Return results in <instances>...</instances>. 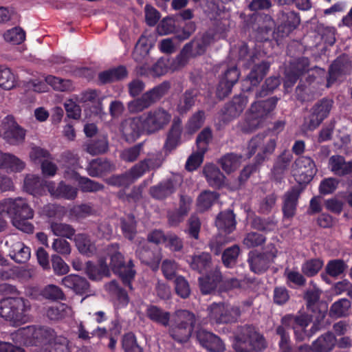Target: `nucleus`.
Segmentation results:
<instances>
[{
    "label": "nucleus",
    "mask_w": 352,
    "mask_h": 352,
    "mask_svg": "<svg viewBox=\"0 0 352 352\" xmlns=\"http://www.w3.org/2000/svg\"><path fill=\"white\" fill-rule=\"evenodd\" d=\"M196 324L195 315L188 310L176 311L169 323L168 334L175 342L182 344L187 342Z\"/></svg>",
    "instance_id": "nucleus-1"
},
{
    "label": "nucleus",
    "mask_w": 352,
    "mask_h": 352,
    "mask_svg": "<svg viewBox=\"0 0 352 352\" xmlns=\"http://www.w3.org/2000/svg\"><path fill=\"white\" fill-rule=\"evenodd\" d=\"M107 255L110 258L109 266L114 274H118L123 285L132 289L131 282L135 275L134 264L131 259L127 263L124 256L120 252V245L117 243H111L107 248Z\"/></svg>",
    "instance_id": "nucleus-2"
},
{
    "label": "nucleus",
    "mask_w": 352,
    "mask_h": 352,
    "mask_svg": "<svg viewBox=\"0 0 352 352\" xmlns=\"http://www.w3.org/2000/svg\"><path fill=\"white\" fill-rule=\"evenodd\" d=\"M266 346L264 336L253 325L241 327L235 336L234 349L236 352H260Z\"/></svg>",
    "instance_id": "nucleus-3"
},
{
    "label": "nucleus",
    "mask_w": 352,
    "mask_h": 352,
    "mask_svg": "<svg viewBox=\"0 0 352 352\" xmlns=\"http://www.w3.org/2000/svg\"><path fill=\"white\" fill-rule=\"evenodd\" d=\"M24 298L17 296L8 297L0 300V316L14 324L27 322L26 312L30 309Z\"/></svg>",
    "instance_id": "nucleus-4"
},
{
    "label": "nucleus",
    "mask_w": 352,
    "mask_h": 352,
    "mask_svg": "<svg viewBox=\"0 0 352 352\" xmlns=\"http://www.w3.org/2000/svg\"><path fill=\"white\" fill-rule=\"evenodd\" d=\"M170 89V83L164 81L144 93L140 97L128 102L131 113H139L159 102Z\"/></svg>",
    "instance_id": "nucleus-5"
},
{
    "label": "nucleus",
    "mask_w": 352,
    "mask_h": 352,
    "mask_svg": "<svg viewBox=\"0 0 352 352\" xmlns=\"http://www.w3.org/2000/svg\"><path fill=\"white\" fill-rule=\"evenodd\" d=\"M309 65V59L304 56L291 61L285 70L284 87L286 89L292 87L300 77L305 74H307V76L304 82L306 85L314 86L316 76L309 73L311 71Z\"/></svg>",
    "instance_id": "nucleus-6"
},
{
    "label": "nucleus",
    "mask_w": 352,
    "mask_h": 352,
    "mask_svg": "<svg viewBox=\"0 0 352 352\" xmlns=\"http://www.w3.org/2000/svg\"><path fill=\"white\" fill-rule=\"evenodd\" d=\"M333 104V100L329 98L318 100L305 117L302 126L309 131L316 129L329 117Z\"/></svg>",
    "instance_id": "nucleus-7"
},
{
    "label": "nucleus",
    "mask_w": 352,
    "mask_h": 352,
    "mask_svg": "<svg viewBox=\"0 0 352 352\" xmlns=\"http://www.w3.org/2000/svg\"><path fill=\"white\" fill-rule=\"evenodd\" d=\"M146 134L151 135L163 129L170 121V113L162 107L151 109L140 115Z\"/></svg>",
    "instance_id": "nucleus-8"
},
{
    "label": "nucleus",
    "mask_w": 352,
    "mask_h": 352,
    "mask_svg": "<svg viewBox=\"0 0 352 352\" xmlns=\"http://www.w3.org/2000/svg\"><path fill=\"white\" fill-rule=\"evenodd\" d=\"M208 319L212 324L236 322L241 316L239 307H228L221 303H212L208 308Z\"/></svg>",
    "instance_id": "nucleus-9"
},
{
    "label": "nucleus",
    "mask_w": 352,
    "mask_h": 352,
    "mask_svg": "<svg viewBox=\"0 0 352 352\" xmlns=\"http://www.w3.org/2000/svg\"><path fill=\"white\" fill-rule=\"evenodd\" d=\"M277 256V250L274 246L270 251L259 252L252 250L248 253V263L251 272L256 274L265 273L274 262Z\"/></svg>",
    "instance_id": "nucleus-10"
},
{
    "label": "nucleus",
    "mask_w": 352,
    "mask_h": 352,
    "mask_svg": "<svg viewBox=\"0 0 352 352\" xmlns=\"http://www.w3.org/2000/svg\"><path fill=\"white\" fill-rule=\"evenodd\" d=\"M27 330L31 334L32 344L41 346L43 352H47L51 349L59 338L53 329L46 326H31Z\"/></svg>",
    "instance_id": "nucleus-11"
},
{
    "label": "nucleus",
    "mask_w": 352,
    "mask_h": 352,
    "mask_svg": "<svg viewBox=\"0 0 352 352\" xmlns=\"http://www.w3.org/2000/svg\"><path fill=\"white\" fill-rule=\"evenodd\" d=\"M0 211L6 212L12 221L34 217V210L22 198L4 199L0 202Z\"/></svg>",
    "instance_id": "nucleus-12"
},
{
    "label": "nucleus",
    "mask_w": 352,
    "mask_h": 352,
    "mask_svg": "<svg viewBox=\"0 0 352 352\" xmlns=\"http://www.w3.org/2000/svg\"><path fill=\"white\" fill-rule=\"evenodd\" d=\"M265 138V135L264 134H258L254 136L248 143V153L246 155L248 158H250L255 154L258 148L263 145L261 152L258 153L255 157L254 160L257 164H262L269 155L273 153L276 146V139L275 138H270L264 144Z\"/></svg>",
    "instance_id": "nucleus-13"
},
{
    "label": "nucleus",
    "mask_w": 352,
    "mask_h": 352,
    "mask_svg": "<svg viewBox=\"0 0 352 352\" xmlns=\"http://www.w3.org/2000/svg\"><path fill=\"white\" fill-rule=\"evenodd\" d=\"M318 169L314 160L307 156H300L294 162V177L300 184H309L316 174Z\"/></svg>",
    "instance_id": "nucleus-14"
},
{
    "label": "nucleus",
    "mask_w": 352,
    "mask_h": 352,
    "mask_svg": "<svg viewBox=\"0 0 352 352\" xmlns=\"http://www.w3.org/2000/svg\"><path fill=\"white\" fill-rule=\"evenodd\" d=\"M3 138L10 144L22 143L25 138L26 131L15 120L13 116H7L2 122Z\"/></svg>",
    "instance_id": "nucleus-15"
},
{
    "label": "nucleus",
    "mask_w": 352,
    "mask_h": 352,
    "mask_svg": "<svg viewBox=\"0 0 352 352\" xmlns=\"http://www.w3.org/2000/svg\"><path fill=\"white\" fill-rule=\"evenodd\" d=\"M280 23L274 32L277 38L287 36L300 24V19L298 13L287 10L282 12L279 16Z\"/></svg>",
    "instance_id": "nucleus-16"
},
{
    "label": "nucleus",
    "mask_w": 352,
    "mask_h": 352,
    "mask_svg": "<svg viewBox=\"0 0 352 352\" xmlns=\"http://www.w3.org/2000/svg\"><path fill=\"white\" fill-rule=\"evenodd\" d=\"M121 133L127 142H133L146 134L144 126L140 116L129 118L121 123Z\"/></svg>",
    "instance_id": "nucleus-17"
},
{
    "label": "nucleus",
    "mask_w": 352,
    "mask_h": 352,
    "mask_svg": "<svg viewBox=\"0 0 352 352\" xmlns=\"http://www.w3.org/2000/svg\"><path fill=\"white\" fill-rule=\"evenodd\" d=\"M351 67V63L347 56H338L330 65L327 78V87H331L340 78H342L349 72Z\"/></svg>",
    "instance_id": "nucleus-18"
},
{
    "label": "nucleus",
    "mask_w": 352,
    "mask_h": 352,
    "mask_svg": "<svg viewBox=\"0 0 352 352\" xmlns=\"http://www.w3.org/2000/svg\"><path fill=\"white\" fill-rule=\"evenodd\" d=\"M248 102V96L239 94L234 96L231 101L225 104L221 109L223 122L228 123L238 118L245 109Z\"/></svg>",
    "instance_id": "nucleus-19"
},
{
    "label": "nucleus",
    "mask_w": 352,
    "mask_h": 352,
    "mask_svg": "<svg viewBox=\"0 0 352 352\" xmlns=\"http://www.w3.org/2000/svg\"><path fill=\"white\" fill-rule=\"evenodd\" d=\"M270 67L268 61L263 60L255 65L249 74L243 81V91H250L254 87H257L267 74Z\"/></svg>",
    "instance_id": "nucleus-20"
},
{
    "label": "nucleus",
    "mask_w": 352,
    "mask_h": 352,
    "mask_svg": "<svg viewBox=\"0 0 352 352\" xmlns=\"http://www.w3.org/2000/svg\"><path fill=\"white\" fill-rule=\"evenodd\" d=\"M196 338L199 344L210 352H223L225 345L221 339L214 333L204 329L196 331Z\"/></svg>",
    "instance_id": "nucleus-21"
},
{
    "label": "nucleus",
    "mask_w": 352,
    "mask_h": 352,
    "mask_svg": "<svg viewBox=\"0 0 352 352\" xmlns=\"http://www.w3.org/2000/svg\"><path fill=\"white\" fill-rule=\"evenodd\" d=\"M302 188L298 186H292L283 196L282 211L284 218H292L296 212L297 206Z\"/></svg>",
    "instance_id": "nucleus-22"
},
{
    "label": "nucleus",
    "mask_w": 352,
    "mask_h": 352,
    "mask_svg": "<svg viewBox=\"0 0 352 352\" xmlns=\"http://www.w3.org/2000/svg\"><path fill=\"white\" fill-rule=\"evenodd\" d=\"M221 280V272L218 267H216L213 271L205 274V276L199 277L198 281L201 294L206 295L215 291Z\"/></svg>",
    "instance_id": "nucleus-23"
},
{
    "label": "nucleus",
    "mask_w": 352,
    "mask_h": 352,
    "mask_svg": "<svg viewBox=\"0 0 352 352\" xmlns=\"http://www.w3.org/2000/svg\"><path fill=\"white\" fill-rule=\"evenodd\" d=\"M128 70L124 65H119L101 72L98 75V85H104L121 81L128 76Z\"/></svg>",
    "instance_id": "nucleus-24"
},
{
    "label": "nucleus",
    "mask_w": 352,
    "mask_h": 352,
    "mask_svg": "<svg viewBox=\"0 0 352 352\" xmlns=\"http://www.w3.org/2000/svg\"><path fill=\"white\" fill-rule=\"evenodd\" d=\"M140 261L145 265L153 267L158 266L161 257L156 247H151L148 243L141 245L136 251Z\"/></svg>",
    "instance_id": "nucleus-25"
},
{
    "label": "nucleus",
    "mask_w": 352,
    "mask_h": 352,
    "mask_svg": "<svg viewBox=\"0 0 352 352\" xmlns=\"http://www.w3.org/2000/svg\"><path fill=\"white\" fill-rule=\"evenodd\" d=\"M177 190V184L173 179L162 180L149 189L150 195L157 200H163L173 194Z\"/></svg>",
    "instance_id": "nucleus-26"
},
{
    "label": "nucleus",
    "mask_w": 352,
    "mask_h": 352,
    "mask_svg": "<svg viewBox=\"0 0 352 352\" xmlns=\"http://www.w3.org/2000/svg\"><path fill=\"white\" fill-rule=\"evenodd\" d=\"M85 272L87 276L93 280H100L104 276H110L109 267L104 258H99L98 264L87 261L85 263Z\"/></svg>",
    "instance_id": "nucleus-27"
},
{
    "label": "nucleus",
    "mask_w": 352,
    "mask_h": 352,
    "mask_svg": "<svg viewBox=\"0 0 352 352\" xmlns=\"http://www.w3.org/2000/svg\"><path fill=\"white\" fill-rule=\"evenodd\" d=\"M146 316L152 322L167 327L171 320V314L160 307L148 305L145 310Z\"/></svg>",
    "instance_id": "nucleus-28"
},
{
    "label": "nucleus",
    "mask_w": 352,
    "mask_h": 352,
    "mask_svg": "<svg viewBox=\"0 0 352 352\" xmlns=\"http://www.w3.org/2000/svg\"><path fill=\"white\" fill-rule=\"evenodd\" d=\"M139 178L140 177L133 166L129 170L122 174L111 176L108 179L107 183L112 186L128 188Z\"/></svg>",
    "instance_id": "nucleus-29"
},
{
    "label": "nucleus",
    "mask_w": 352,
    "mask_h": 352,
    "mask_svg": "<svg viewBox=\"0 0 352 352\" xmlns=\"http://www.w3.org/2000/svg\"><path fill=\"white\" fill-rule=\"evenodd\" d=\"M278 98L273 96L265 100L254 102L252 104L249 111L264 120L265 117L276 107Z\"/></svg>",
    "instance_id": "nucleus-30"
},
{
    "label": "nucleus",
    "mask_w": 352,
    "mask_h": 352,
    "mask_svg": "<svg viewBox=\"0 0 352 352\" xmlns=\"http://www.w3.org/2000/svg\"><path fill=\"white\" fill-rule=\"evenodd\" d=\"M312 322V316L307 313L286 314L281 318V324L290 329L308 327Z\"/></svg>",
    "instance_id": "nucleus-31"
},
{
    "label": "nucleus",
    "mask_w": 352,
    "mask_h": 352,
    "mask_svg": "<svg viewBox=\"0 0 352 352\" xmlns=\"http://www.w3.org/2000/svg\"><path fill=\"white\" fill-rule=\"evenodd\" d=\"M199 91L196 88L186 89L180 96L177 104V111L180 115L187 113L195 104Z\"/></svg>",
    "instance_id": "nucleus-32"
},
{
    "label": "nucleus",
    "mask_w": 352,
    "mask_h": 352,
    "mask_svg": "<svg viewBox=\"0 0 352 352\" xmlns=\"http://www.w3.org/2000/svg\"><path fill=\"white\" fill-rule=\"evenodd\" d=\"M190 268L199 274H206L212 270V257L209 253L201 252L199 254L193 255L188 261Z\"/></svg>",
    "instance_id": "nucleus-33"
},
{
    "label": "nucleus",
    "mask_w": 352,
    "mask_h": 352,
    "mask_svg": "<svg viewBox=\"0 0 352 352\" xmlns=\"http://www.w3.org/2000/svg\"><path fill=\"white\" fill-rule=\"evenodd\" d=\"M337 339L331 331L320 336L311 343L312 352H331L336 345Z\"/></svg>",
    "instance_id": "nucleus-34"
},
{
    "label": "nucleus",
    "mask_w": 352,
    "mask_h": 352,
    "mask_svg": "<svg viewBox=\"0 0 352 352\" xmlns=\"http://www.w3.org/2000/svg\"><path fill=\"white\" fill-rule=\"evenodd\" d=\"M235 214L231 210L221 212L217 217L215 225L218 230L230 234L236 228Z\"/></svg>",
    "instance_id": "nucleus-35"
},
{
    "label": "nucleus",
    "mask_w": 352,
    "mask_h": 352,
    "mask_svg": "<svg viewBox=\"0 0 352 352\" xmlns=\"http://www.w3.org/2000/svg\"><path fill=\"white\" fill-rule=\"evenodd\" d=\"M331 170L338 176H344L352 173V160L346 162L342 155H332L329 160Z\"/></svg>",
    "instance_id": "nucleus-36"
},
{
    "label": "nucleus",
    "mask_w": 352,
    "mask_h": 352,
    "mask_svg": "<svg viewBox=\"0 0 352 352\" xmlns=\"http://www.w3.org/2000/svg\"><path fill=\"white\" fill-rule=\"evenodd\" d=\"M292 158V154L287 151H284L277 157L272 170L273 177L276 182H280L283 178V175L287 170Z\"/></svg>",
    "instance_id": "nucleus-37"
},
{
    "label": "nucleus",
    "mask_w": 352,
    "mask_h": 352,
    "mask_svg": "<svg viewBox=\"0 0 352 352\" xmlns=\"http://www.w3.org/2000/svg\"><path fill=\"white\" fill-rule=\"evenodd\" d=\"M0 166L11 172L19 173L24 169L25 164L13 154L1 153Z\"/></svg>",
    "instance_id": "nucleus-38"
},
{
    "label": "nucleus",
    "mask_w": 352,
    "mask_h": 352,
    "mask_svg": "<svg viewBox=\"0 0 352 352\" xmlns=\"http://www.w3.org/2000/svg\"><path fill=\"white\" fill-rule=\"evenodd\" d=\"M204 173L210 186L219 189L223 186L226 177L216 166H205Z\"/></svg>",
    "instance_id": "nucleus-39"
},
{
    "label": "nucleus",
    "mask_w": 352,
    "mask_h": 352,
    "mask_svg": "<svg viewBox=\"0 0 352 352\" xmlns=\"http://www.w3.org/2000/svg\"><path fill=\"white\" fill-rule=\"evenodd\" d=\"M9 256L17 263H25L31 256V250L23 242L14 243L10 250Z\"/></svg>",
    "instance_id": "nucleus-40"
},
{
    "label": "nucleus",
    "mask_w": 352,
    "mask_h": 352,
    "mask_svg": "<svg viewBox=\"0 0 352 352\" xmlns=\"http://www.w3.org/2000/svg\"><path fill=\"white\" fill-rule=\"evenodd\" d=\"M347 267V264L342 259L330 260L327 263L324 269L327 274H321V278L323 280L328 283L327 275L333 278L338 277L345 272Z\"/></svg>",
    "instance_id": "nucleus-41"
},
{
    "label": "nucleus",
    "mask_w": 352,
    "mask_h": 352,
    "mask_svg": "<svg viewBox=\"0 0 352 352\" xmlns=\"http://www.w3.org/2000/svg\"><path fill=\"white\" fill-rule=\"evenodd\" d=\"M162 165L160 157L157 155H148V157L140 161L133 166L138 172L139 176L142 177L147 171L155 170Z\"/></svg>",
    "instance_id": "nucleus-42"
},
{
    "label": "nucleus",
    "mask_w": 352,
    "mask_h": 352,
    "mask_svg": "<svg viewBox=\"0 0 352 352\" xmlns=\"http://www.w3.org/2000/svg\"><path fill=\"white\" fill-rule=\"evenodd\" d=\"M51 194L56 198H63L67 200H74L78 195V189L61 181L55 189H50Z\"/></svg>",
    "instance_id": "nucleus-43"
},
{
    "label": "nucleus",
    "mask_w": 352,
    "mask_h": 352,
    "mask_svg": "<svg viewBox=\"0 0 352 352\" xmlns=\"http://www.w3.org/2000/svg\"><path fill=\"white\" fill-rule=\"evenodd\" d=\"M111 164L106 159L97 158L91 160L87 168L88 174L91 177H98L111 170Z\"/></svg>",
    "instance_id": "nucleus-44"
},
{
    "label": "nucleus",
    "mask_w": 352,
    "mask_h": 352,
    "mask_svg": "<svg viewBox=\"0 0 352 352\" xmlns=\"http://www.w3.org/2000/svg\"><path fill=\"white\" fill-rule=\"evenodd\" d=\"M76 245L78 251L87 256H91L96 252V247L85 234H78L75 238Z\"/></svg>",
    "instance_id": "nucleus-45"
},
{
    "label": "nucleus",
    "mask_w": 352,
    "mask_h": 352,
    "mask_svg": "<svg viewBox=\"0 0 352 352\" xmlns=\"http://www.w3.org/2000/svg\"><path fill=\"white\" fill-rule=\"evenodd\" d=\"M243 156L234 153L224 155L219 160L222 169L227 173L234 172L240 166Z\"/></svg>",
    "instance_id": "nucleus-46"
},
{
    "label": "nucleus",
    "mask_w": 352,
    "mask_h": 352,
    "mask_svg": "<svg viewBox=\"0 0 352 352\" xmlns=\"http://www.w3.org/2000/svg\"><path fill=\"white\" fill-rule=\"evenodd\" d=\"M182 129L179 124L174 123L170 129L166 142L164 143V148L166 151L170 152L176 148L180 142Z\"/></svg>",
    "instance_id": "nucleus-47"
},
{
    "label": "nucleus",
    "mask_w": 352,
    "mask_h": 352,
    "mask_svg": "<svg viewBox=\"0 0 352 352\" xmlns=\"http://www.w3.org/2000/svg\"><path fill=\"white\" fill-rule=\"evenodd\" d=\"M120 228L124 236L133 241L137 233V222L133 214L120 219Z\"/></svg>",
    "instance_id": "nucleus-48"
},
{
    "label": "nucleus",
    "mask_w": 352,
    "mask_h": 352,
    "mask_svg": "<svg viewBox=\"0 0 352 352\" xmlns=\"http://www.w3.org/2000/svg\"><path fill=\"white\" fill-rule=\"evenodd\" d=\"M100 91L88 89L80 94V101L82 103L89 102L94 104L99 111L102 109L103 97H100Z\"/></svg>",
    "instance_id": "nucleus-49"
},
{
    "label": "nucleus",
    "mask_w": 352,
    "mask_h": 352,
    "mask_svg": "<svg viewBox=\"0 0 352 352\" xmlns=\"http://www.w3.org/2000/svg\"><path fill=\"white\" fill-rule=\"evenodd\" d=\"M150 46L148 44V39L142 35L137 41L132 54L133 58L137 63H142L144 58L148 54Z\"/></svg>",
    "instance_id": "nucleus-50"
},
{
    "label": "nucleus",
    "mask_w": 352,
    "mask_h": 352,
    "mask_svg": "<svg viewBox=\"0 0 352 352\" xmlns=\"http://www.w3.org/2000/svg\"><path fill=\"white\" fill-rule=\"evenodd\" d=\"M239 254L240 248L237 245H234L224 250L221 255L223 265L226 268H234L236 265Z\"/></svg>",
    "instance_id": "nucleus-51"
},
{
    "label": "nucleus",
    "mask_w": 352,
    "mask_h": 352,
    "mask_svg": "<svg viewBox=\"0 0 352 352\" xmlns=\"http://www.w3.org/2000/svg\"><path fill=\"white\" fill-rule=\"evenodd\" d=\"M121 344L124 352H144L143 348L138 343L137 337L133 332L124 333Z\"/></svg>",
    "instance_id": "nucleus-52"
},
{
    "label": "nucleus",
    "mask_w": 352,
    "mask_h": 352,
    "mask_svg": "<svg viewBox=\"0 0 352 352\" xmlns=\"http://www.w3.org/2000/svg\"><path fill=\"white\" fill-rule=\"evenodd\" d=\"M72 308L65 303L52 306L47 310V316L52 320H58L71 315Z\"/></svg>",
    "instance_id": "nucleus-53"
},
{
    "label": "nucleus",
    "mask_w": 352,
    "mask_h": 352,
    "mask_svg": "<svg viewBox=\"0 0 352 352\" xmlns=\"http://www.w3.org/2000/svg\"><path fill=\"white\" fill-rule=\"evenodd\" d=\"M257 58L254 52H250L248 45L243 43L239 48L238 62L245 68H249Z\"/></svg>",
    "instance_id": "nucleus-54"
},
{
    "label": "nucleus",
    "mask_w": 352,
    "mask_h": 352,
    "mask_svg": "<svg viewBox=\"0 0 352 352\" xmlns=\"http://www.w3.org/2000/svg\"><path fill=\"white\" fill-rule=\"evenodd\" d=\"M196 24L193 21H184L182 23H177L175 37L179 41H184L188 39L195 32Z\"/></svg>",
    "instance_id": "nucleus-55"
},
{
    "label": "nucleus",
    "mask_w": 352,
    "mask_h": 352,
    "mask_svg": "<svg viewBox=\"0 0 352 352\" xmlns=\"http://www.w3.org/2000/svg\"><path fill=\"white\" fill-rule=\"evenodd\" d=\"M16 85V77L12 70L4 65H0V87L5 90H10Z\"/></svg>",
    "instance_id": "nucleus-56"
},
{
    "label": "nucleus",
    "mask_w": 352,
    "mask_h": 352,
    "mask_svg": "<svg viewBox=\"0 0 352 352\" xmlns=\"http://www.w3.org/2000/svg\"><path fill=\"white\" fill-rule=\"evenodd\" d=\"M351 307V302L347 298H340L334 302L329 310V315L332 317L341 318L345 316Z\"/></svg>",
    "instance_id": "nucleus-57"
},
{
    "label": "nucleus",
    "mask_w": 352,
    "mask_h": 352,
    "mask_svg": "<svg viewBox=\"0 0 352 352\" xmlns=\"http://www.w3.org/2000/svg\"><path fill=\"white\" fill-rule=\"evenodd\" d=\"M316 87L306 85L302 79H300L296 89V98L303 102L312 100L314 98Z\"/></svg>",
    "instance_id": "nucleus-58"
},
{
    "label": "nucleus",
    "mask_w": 352,
    "mask_h": 352,
    "mask_svg": "<svg viewBox=\"0 0 352 352\" xmlns=\"http://www.w3.org/2000/svg\"><path fill=\"white\" fill-rule=\"evenodd\" d=\"M47 84L54 90L59 91H69L72 89V81L68 79L60 78L52 75H48L45 78Z\"/></svg>",
    "instance_id": "nucleus-59"
},
{
    "label": "nucleus",
    "mask_w": 352,
    "mask_h": 352,
    "mask_svg": "<svg viewBox=\"0 0 352 352\" xmlns=\"http://www.w3.org/2000/svg\"><path fill=\"white\" fill-rule=\"evenodd\" d=\"M177 21L174 16H167L164 18L157 26V31L160 35H167L169 34H175Z\"/></svg>",
    "instance_id": "nucleus-60"
},
{
    "label": "nucleus",
    "mask_w": 352,
    "mask_h": 352,
    "mask_svg": "<svg viewBox=\"0 0 352 352\" xmlns=\"http://www.w3.org/2000/svg\"><path fill=\"white\" fill-rule=\"evenodd\" d=\"M280 85L279 76H270L267 78L261 89L256 92V98H263L272 94Z\"/></svg>",
    "instance_id": "nucleus-61"
},
{
    "label": "nucleus",
    "mask_w": 352,
    "mask_h": 352,
    "mask_svg": "<svg viewBox=\"0 0 352 352\" xmlns=\"http://www.w3.org/2000/svg\"><path fill=\"white\" fill-rule=\"evenodd\" d=\"M96 212L91 203L74 206L70 210V214L77 219H82Z\"/></svg>",
    "instance_id": "nucleus-62"
},
{
    "label": "nucleus",
    "mask_w": 352,
    "mask_h": 352,
    "mask_svg": "<svg viewBox=\"0 0 352 352\" xmlns=\"http://www.w3.org/2000/svg\"><path fill=\"white\" fill-rule=\"evenodd\" d=\"M76 179L80 190L83 192H95L102 190L104 188L102 184L86 177L78 176Z\"/></svg>",
    "instance_id": "nucleus-63"
},
{
    "label": "nucleus",
    "mask_w": 352,
    "mask_h": 352,
    "mask_svg": "<svg viewBox=\"0 0 352 352\" xmlns=\"http://www.w3.org/2000/svg\"><path fill=\"white\" fill-rule=\"evenodd\" d=\"M323 265V261L319 258H312L305 261L301 267L302 272L308 277L316 275Z\"/></svg>",
    "instance_id": "nucleus-64"
}]
</instances>
